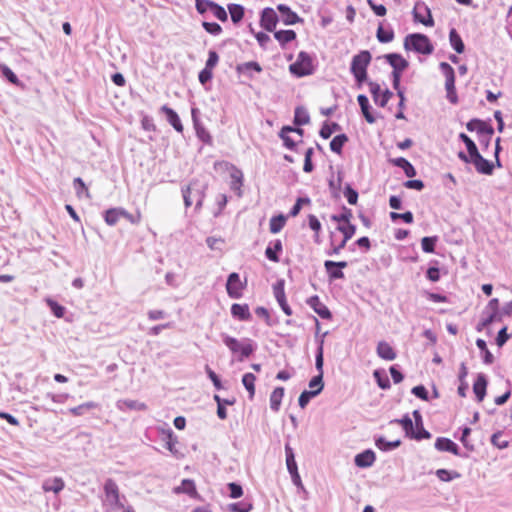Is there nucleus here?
<instances>
[{
  "instance_id": "9b49d317",
  "label": "nucleus",
  "mask_w": 512,
  "mask_h": 512,
  "mask_svg": "<svg viewBox=\"0 0 512 512\" xmlns=\"http://www.w3.org/2000/svg\"><path fill=\"white\" fill-rule=\"evenodd\" d=\"M197 114H198V109L192 108L191 116H192V121H193V126L195 129L196 136L204 144L212 145L213 144L212 136L210 135L209 131L204 127L202 122L199 120Z\"/></svg>"
},
{
  "instance_id": "1a4fd4ad",
  "label": "nucleus",
  "mask_w": 512,
  "mask_h": 512,
  "mask_svg": "<svg viewBox=\"0 0 512 512\" xmlns=\"http://www.w3.org/2000/svg\"><path fill=\"white\" fill-rule=\"evenodd\" d=\"M434 447L436 450L441 452H449L455 456L468 458L467 453H462L459 446L454 441L446 437H438L435 441Z\"/></svg>"
},
{
  "instance_id": "a211bd4d",
  "label": "nucleus",
  "mask_w": 512,
  "mask_h": 512,
  "mask_svg": "<svg viewBox=\"0 0 512 512\" xmlns=\"http://www.w3.org/2000/svg\"><path fill=\"white\" fill-rule=\"evenodd\" d=\"M415 428L414 435H412V439L421 441L423 439L431 438V433L424 428L423 418L419 410H414L413 413Z\"/></svg>"
},
{
  "instance_id": "0eeeda50",
  "label": "nucleus",
  "mask_w": 512,
  "mask_h": 512,
  "mask_svg": "<svg viewBox=\"0 0 512 512\" xmlns=\"http://www.w3.org/2000/svg\"><path fill=\"white\" fill-rule=\"evenodd\" d=\"M386 62L393 68L391 76L401 77L402 73L408 68L409 62L398 53L385 54Z\"/></svg>"
},
{
  "instance_id": "e433bc0d",
  "label": "nucleus",
  "mask_w": 512,
  "mask_h": 512,
  "mask_svg": "<svg viewBox=\"0 0 512 512\" xmlns=\"http://www.w3.org/2000/svg\"><path fill=\"white\" fill-rule=\"evenodd\" d=\"M329 239H330V247H329V249L325 250V254L327 256L339 255L340 252L342 251V249L345 248L347 241H345L344 239H341V241L336 242L335 234L333 231L330 232Z\"/></svg>"
},
{
  "instance_id": "680f3d73",
  "label": "nucleus",
  "mask_w": 512,
  "mask_h": 512,
  "mask_svg": "<svg viewBox=\"0 0 512 512\" xmlns=\"http://www.w3.org/2000/svg\"><path fill=\"white\" fill-rule=\"evenodd\" d=\"M0 74L3 78H5L11 84H14V85L20 84V81H19L17 75L6 64H0Z\"/></svg>"
},
{
  "instance_id": "4d7b16f0",
  "label": "nucleus",
  "mask_w": 512,
  "mask_h": 512,
  "mask_svg": "<svg viewBox=\"0 0 512 512\" xmlns=\"http://www.w3.org/2000/svg\"><path fill=\"white\" fill-rule=\"evenodd\" d=\"M340 129H341L340 125L336 122H332V123L324 122L319 131V135L323 139H329L334 132L339 131Z\"/></svg>"
},
{
  "instance_id": "7c9ffc66",
  "label": "nucleus",
  "mask_w": 512,
  "mask_h": 512,
  "mask_svg": "<svg viewBox=\"0 0 512 512\" xmlns=\"http://www.w3.org/2000/svg\"><path fill=\"white\" fill-rule=\"evenodd\" d=\"M173 491L175 494H187L192 498L198 496L195 482L192 479H183L181 485L175 487Z\"/></svg>"
},
{
  "instance_id": "13d9d810",
  "label": "nucleus",
  "mask_w": 512,
  "mask_h": 512,
  "mask_svg": "<svg viewBox=\"0 0 512 512\" xmlns=\"http://www.w3.org/2000/svg\"><path fill=\"white\" fill-rule=\"evenodd\" d=\"M285 223H286V218L284 215L280 214L277 216H273L270 219V223H269L270 232L273 234L280 232L283 229Z\"/></svg>"
},
{
  "instance_id": "3c124183",
  "label": "nucleus",
  "mask_w": 512,
  "mask_h": 512,
  "mask_svg": "<svg viewBox=\"0 0 512 512\" xmlns=\"http://www.w3.org/2000/svg\"><path fill=\"white\" fill-rule=\"evenodd\" d=\"M255 380L256 376L250 372L242 376V384L249 393V399H253L255 395Z\"/></svg>"
},
{
  "instance_id": "6e6d98bb",
  "label": "nucleus",
  "mask_w": 512,
  "mask_h": 512,
  "mask_svg": "<svg viewBox=\"0 0 512 512\" xmlns=\"http://www.w3.org/2000/svg\"><path fill=\"white\" fill-rule=\"evenodd\" d=\"M285 456H286V466H287L288 472L298 470L297 462L295 460L294 450L289 444L285 445Z\"/></svg>"
},
{
  "instance_id": "4be33fe9",
  "label": "nucleus",
  "mask_w": 512,
  "mask_h": 512,
  "mask_svg": "<svg viewBox=\"0 0 512 512\" xmlns=\"http://www.w3.org/2000/svg\"><path fill=\"white\" fill-rule=\"evenodd\" d=\"M488 380L485 374L479 373L473 383V392L478 402H482L486 396Z\"/></svg>"
},
{
  "instance_id": "2f4dec72",
  "label": "nucleus",
  "mask_w": 512,
  "mask_h": 512,
  "mask_svg": "<svg viewBox=\"0 0 512 512\" xmlns=\"http://www.w3.org/2000/svg\"><path fill=\"white\" fill-rule=\"evenodd\" d=\"M390 163L401 168L408 178H413L417 174L415 167L404 157L390 159Z\"/></svg>"
},
{
  "instance_id": "39448f33",
  "label": "nucleus",
  "mask_w": 512,
  "mask_h": 512,
  "mask_svg": "<svg viewBox=\"0 0 512 512\" xmlns=\"http://www.w3.org/2000/svg\"><path fill=\"white\" fill-rule=\"evenodd\" d=\"M104 492L106 496V500L109 503V505L113 509H123L127 506H124V504L121 502V496L119 493V488L116 482L113 479H107L104 483Z\"/></svg>"
},
{
  "instance_id": "37998d69",
  "label": "nucleus",
  "mask_w": 512,
  "mask_h": 512,
  "mask_svg": "<svg viewBox=\"0 0 512 512\" xmlns=\"http://www.w3.org/2000/svg\"><path fill=\"white\" fill-rule=\"evenodd\" d=\"M394 36L395 34L392 27L388 26L387 28H384L382 23L379 24L376 32V37L380 43H389L393 41Z\"/></svg>"
},
{
  "instance_id": "c03bdc74",
  "label": "nucleus",
  "mask_w": 512,
  "mask_h": 512,
  "mask_svg": "<svg viewBox=\"0 0 512 512\" xmlns=\"http://www.w3.org/2000/svg\"><path fill=\"white\" fill-rule=\"evenodd\" d=\"M99 407V404L94 401H88L85 403H82L78 406L70 408L68 411L73 416H82L89 412L90 410L96 409Z\"/></svg>"
},
{
  "instance_id": "e2e57ef3",
  "label": "nucleus",
  "mask_w": 512,
  "mask_h": 512,
  "mask_svg": "<svg viewBox=\"0 0 512 512\" xmlns=\"http://www.w3.org/2000/svg\"><path fill=\"white\" fill-rule=\"evenodd\" d=\"M228 510L230 512H251L253 504L246 501L235 502L228 505Z\"/></svg>"
},
{
  "instance_id": "c85d7f7f",
  "label": "nucleus",
  "mask_w": 512,
  "mask_h": 512,
  "mask_svg": "<svg viewBox=\"0 0 512 512\" xmlns=\"http://www.w3.org/2000/svg\"><path fill=\"white\" fill-rule=\"evenodd\" d=\"M357 102H358V104L360 106L361 112H362L365 120L369 124L375 123L376 122V118H375V116L371 112V106H370L368 97L365 94H359L357 96Z\"/></svg>"
},
{
  "instance_id": "de8ad7c7",
  "label": "nucleus",
  "mask_w": 512,
  "mask_h": 512,
  "mask_svg": "<svg viewBox=\"0 0 512 512\" xmlns=\"http://www.w3.org/2000/svg\"><path fill=\"white\" fill-rule=\"evenodd\" d=\"M310 122L308 111L301 106L295 108L293 123L295 126H303Z\"/></svg>"
},
{
  "instance_id": "6e6552de",
  "label": "nucleus",
  "mask_w": 512,
  "mask_h": 512,
  "mask_svg": "<svg viewBox=\"0 0 512 512\" xmlns=\"http://www.w3.org/2000/svg\"><path fill=\"white\" fill-rule=\"evenodd\" d=\"M223 341L231 352H254L256 349L255 344L250 339L239 341L233 337L225 336Z\"/></svg>"
},
{
  "instance_id": "ddd939ff",
  "label": "nucleus",
  "mask_w": 512,
  "mask_h": 512,
  "mask_svg": "<svg viewBox=\"0 0 512 512\" xmlns=\"http://www.w3.org/2000/svg\"><path fill=\"white\" fill-rule=\"evenodd\" d=\"M371 59L372 56L368 50L360 51L358 54L354 55L350 66L351 73L367 71Z\"/></svg>"
},
{
  "instance_id": "09e8293b",
  "label": "nucleus",
  "mask_w": 512,
  "mask_h": 512,
  "mask_svg": "<svg viewBox=\"0 0 512 512\" xmlns=\"http://www.w3.org/2000/svg\"><path fill=\"white\" fill-rule=\"evenodd\" d=\"M393 422L399 423L405 431L406 437L412 439V435H414V423L409 414H405L401 419H395Z\"/></svg>"
},
{
  "instance_id": "cd10ccee",
  "label": "nucleus",
  "mask_w": 512,
  "mask_h": 512,
  "mask_svg": "<svg viewBox=\"0 0 512 512\" xmlns=\"http://www.w3.org/2000/svg\"><path fill=\"white\" fill-rule=\"evenodd\" d=\"M236 70L238 73L245 75L249 79H252L254 73H261L263 69L258 62L249 61L238 64Z\"/></svg>"
},
{
  "instance_id": "aec40b11",
  "label": "nucleus",
  "mask_w": 512,
  "mask_h": 512,
  "mask_svg": "<svg viewBox=\"0 0 512 512\" xmlns=\"http://www.w3.org/2000/svg\"><path fill=\"white\" fill-rule=\"evenodd\" d=\"M116 407L122 412L127 411H146L148 409L144 402L132 399H120L116 402Z\"/></svg>"
},
{
  "instance_id": "f257e3e1",
  "label": "nucleus",
  "mask_w": 512,
  "mask_h": 512,
  "mask_svg": "<svg viewBox=\"0 0 512 512\" xmlns=\"http://www.w3.org/2000/svg\"><path fill=\"white\" fill-rule=\"evenodd\" d=\"M404 48L423 55H430L434 51V46L429 37L421 33L408 34L404 39Z\"/></svg>"
},
{
  "instance_id": "f3484780",
  "label": "nucleus",
  "mask_w": 512,
  "mask_h": 512,
  "mask_svg": "<svg viewBox=\"0 0 512 512\" xmlns=\"http://www.w3.org/2000/svg\"><path fill=\"white\" fill-rule=\"evenodd\" d=\"M273 293L274 297L277 300L279 306L281 307L282 311L287 315H292V309L288 305L284 290V280L280 279L273 285Z\"/></svg>"
},
{
  "instance_id": "7ed1b4c3",
  "label": "nucleus",
  "mask_w": 512,
  "mask_h": 512,
  "mask_svg": "<svg viewBox=\"0 0 512 512\" xmlns=\"http://www.w3.org/2000/svg\"><path fill=\"white\" fill-rule=\"evenodd\" d=\"M439 69L445 77V89L447 100L451 104H457L459 99L455 88V71L453 67L447 62H441Z\"/></svg>"
},
{
  "instance_id": "6ab92c4d",
  "label": "nucleus",
  "mask_w": 512,
  "mask_h": 512,
  "mask_svg": "<svg viewBox=\"0 0 512 512\" xmlns=\"http://www.w3.org/2000/svg\"><path fill=\"white\" fill-rule=\"evenodd\" d=\"M277 10L284 25H294L303 22V19L286 4H278Z\"/></svg>"
},
{
  "instance_id": "c756f323",
  "label": "nucleus",
  "mask_w": 512,
  "mask_h": 512,
  "mask_svg": "<svg viewBox=\"0 0 512 512\" xmlns=\"http://www.w3.org/2000/svg\"><path fill=\"white\" fill-rule=\"evenodd\" d=\"M121 216L128 217L129 213L123 208H110L104 212V220L109 226L116 225Z\"/></svg>"
},
{
  "instance_id": "bf43d9fd",
  "label": "nucleus",
  "mask_w": 512,
  "mask_h": 512,
  "mask_svg": "<svg viewBox=\"0 0 512 512\" xmlns=\"http://www.w3.org/2000/svg\"><path fill=\"white\" fill-rule=\"evenodd\" d=\"M337 231L342 233L343 238L345 241H349L356 233V226L352 224L351 222L345 223V224H339L337 226Z\"/></svg>"
},
{
  "instance_id": "0e129e2a",
  "label": "nucleus",
  "mask_w": 512,
  "mask_h": 512,
  "mask_svg": "<svg viewBox=\"0 0 512 512\" xmlns=\"http://www.w3.org/2000/svg\"><path fill=\"white\" fill-rule=\"evenodd\" d=\"M47 305L49 306L51 312L53 315L57 318H62L65 315L66 308L62 305H60L57 301L48 298L46 300Z\"/></svg>"
},
{
  "instance_id": "774afa93",
  "label": "nucleus",
  "mask_w": 512,
  "mask_h": 512,
  "mask_svg": "<svg viewBox=\"0 0 512 512\" xmlns=\"http://www.w3.org/2000/svg\"><path fill=\"white\" fill-rule=\"evenodd\" d=\"M210 11L221 22H226L228 20V14H227L225 8L214 1H213Z\"/></svg>"
},
{
  "instance_id": "f03ea898",
  "label": "nucleus",
  "mask_w": 512,
  "mask_h": 512,
  "mask_svg": "<svg viewBox=\"0 0 512 512\" xmlns=\"http://www.w3.org/2000/svg\"><path fill=\"white\" fill-rule=\"evenodd\" d=\"M314 70L313 58L305 51H300L296 61L289 66L290 73L298 78L311 75Z\"/></svg>"
},
{
  "instance_id": "a878e982",
  "label": "nucleus",
  "mask_w": 512,
  "mask_h": 512,
  "mask_svg": "<svg viewBox=\"0 0 512 512\" xmlns=\"http://www.w3.org/2000/svg\"><path fill=\"white\" fill-rule=\"evenodd\" d=\"M182 193L186 207H190L193 204L192 197L196 199V208H200L202 206L204 196L200 190H194L191 186H188L186 189L182 190Z\"/></svg>"
},
{
  "instance_id": "a18cd8bd",
  "label": "nucleus",
  "mask_w": 512,
  "mask_h": 512,
  "mask_svg": "<svg viewBox=\"0 0 512 512\" xmlns=\"http://www.w3.org/2000/svg\"><path fill=\"white\" fill-rule=\"evenodd\" d=\"M373 377L378 387L382 390H387L391 387L389 377L384 369H375L373 372Z\"/></svg>"
},
{
  "instance_id": "79ce46f5",
  "label": "nucleus",
  "mask_w": 512,
  "mask_h": 512,
  "mask_svg": "<svg viewBox=\"0 0 512 512\" xmlns=\"http://www.w3.org/2000/svg\"><path fill=\"white\" fill-rule=\"evenodd\" d=\"M227 9L229 11L231 21L234 24H238L242 21L245 15V9L242 5L236 3H230L227 5Z\"/></svg>"
},
{
  "instance_id": "052dcab7",
  "label": "nucleus",
  "mask_w": 512,
  "mask_h": 512,
  "mask_svg": "<svg viewBox=\"0 0 512 512\" xmlns=\"http://www.w3.org/2000/svg\"><path fill=\"white\" fill-rule=\"evenodd\" d=\"M438 241L437 236H425L421 239V248L425 253H434L436 243Z\"/></svg>"
},
{
  "instance_id": "473e14b6",
  "label": "nucleus",
  "mask_w": 512,
  "mask_h": 512,
  "mask_svg": "<svg viewBox=\"0 0 512 512\" xmlns=\"http://www.w3.org/2000/svg\"><path fill=\"white\" fill-rule=\"evenodd\" d=\"M230 188L233 190L238 196L242 195L241 187L243 185V173L240 169L235 166H232V170L230 172Z\"/></svg>"
},
{
  "instance_id": "49530a36",
  "label": "nucleus",
  "mask_w": 512,
  "mask_h": 512,
  "mask_svg": "<svg viewBox=\"0 0 512 512\" xmlns=\"http://www.w3.org/2000/svg\"><path fill=\"white\" fill-rule=\"evenodd\" d=\"M43 490L46 492H54L59 493L64 488V481L61 478L55 477L52 479H47L43 483Z\"/></svg>"
},
{
  "instance_id": "2eb2a0df",
  "label": "nucleus",
  "mask_w": 512,
  "mask_h": 512,
  "mask_svg": "<svg viewBox=\"0 0 512 512\" xmlns=\"http://www.w3.org/2000/svg\"><path fill=\"white\" fill-rule=\"evenodd\" d=\"M473 159L471 164L475 167L476 171L479 174L483 175H492L494 172L495 165L492 161L484 158L480 152L478 151L474 155H472Z\"/></svg>"
},
{
  "instance_id": "864d4df0",
  "label": "nucleus",
  "mask_w": 512,
  "mask_h": 512,
  "mask_svg": "<svg viewBox=\"0 0 512 512\" xmlns=\"http://www.w3.org/2000/svg\"><path fill=\"white\" fill-rule=\"evenodd\" d=\"M353 217L352 210L343 206L342 212L340 214H332L330 216L331 221L337 222L339 224H345L351 222V218Z\"/></svg>"
},
{
  "instance_id": "393cba45",
  "label": "nucleus",
  "mask_w": 512,
  "mask_h": 512,
  "mask_svg": "<svg viewBox=\"0 0 512 512\" xmlns=\"http://www.w3.org/2000/svg\"><path fill=\"white\" fill-rule=\"evenodd\" d=\"M283 251L282 241L280 239H276L271 241L265 249V256L268 260L272 262L280 261V254Z\"/></svg>"
},
{
  "instance_id": "b1692460",
  "label": "nucleus",
  "mask_w": 512,
  "mask_h": 512,
  "mask_svg": "<svg viewBox=\"0 0 512 512\" xmlns=\"http://www.w3.org/2000/svg\"><path fill=\"white\" fill-rule=\"evenodd\" d=\"M466 129L469 132L476 131L478 135L483 134L485 132H488L489 134H494V128L490 125L484 122L481 119L473 118L470 121L466 123Z\"/></svg>"
},
{
  "instance_id": "9d476101",
  "label": "nucleus",
  "mask_w": 512,
  "mask_h": 512,
  "mask_svg": "<svg viewBox=\"0 0 512 512\" xmlns=\"http://www.w3.org/2000/svg\"><path fill=\"white\" fill-rule=\"evenodd\" d=\"M414 20L427 26H434V20L431 15V11L428 6L423 2H418L415 4L413 9Z\"/></svg>"
},
{
  "instance_id": "338daca9",
  "label": "nucleus",
  "mask_w": 512,
  "mask_h": 512,
  "mask_svg": "<svg viewBox=\"0 0 512 512\" xmlns=\"http://www.w3.org/2000/svg\"><path fill=\"white\" fill-rule=\"evenodd\" d=\"M461 436L459 437V441L463 444V446L468 450V451H474L475 447L472 443H470V441L468 440V437L470 436L471 434V428H469L468 426H464L462 427L461 429Z\"/></svg>"
},
{
  "instance_id": "603ef678",
  "label": "nucleus",
  "mask_w": 512,
  "mask_h": 512,
  "mask_svg": "<svg viewBox=\"0 0 512 512\" xmlns=\"http://www.w3.org/2000/svg\"><path fill=\"white\" fill-rule=\"evenodd\" d=\"M309 391L313 392L317 397L324 389L323 375L317 374L313 376L308 383Z\"/></svg>"
},
{
  "instance_id": "c9c22d12",
  "label": "nucleus",
  "mask_w": 512,
  "mask_h": 512,
  "mask_svg": "<svg viewBox=\"0 0 512 512\" xmlns=\"http://www.w3.org/2000/svg\"><path fill=\"white\" fill-rule=\"evenodd\" d=\"M163 440H165V448L169 450L174 456L178 457L179 451L176 449V444L178 443V439L175 436L173 430L171 428H167L163 430Z\"/></svg>"
},
{
  "instance_id": "423d86ee",
  "label": "nucleus",
  "mask_w": 512,
  "mask_h": 512,
  "mask_svg": "<svg viewBox=\"0 0 512 512\" xmlns=\"http://www.w3.org/2000/svg\"><path fill=\"white\" fill-rule=\"evenodd\" d=\"M348 266V262L346 261H332L325 260L324 261V269L328 276L329 281H335L339 279H344L345 274L343 269Z\"/></svg>"
},
{
  "instance_id": "4c0bfd02",
  "label": "nucleus",
  "mask_w": 512,
  "mask_h": 512,
  "mask_svg": "<svg viewBox=\"0 0 512 512\" xmlns=\"http://www.w3.org/2000/svg\"><path fill=\"white\" fill-rule=\"evenodd\" d=\"M275 39L279 42L282 49L286 44L296 39V32L294 30H278L273 31Z\"/></svg>"
},
{
  "instance_id": "ea45409f",
  "label": "nucleus",
  "mask_w": 512,
  "mask_h": 512,
  "mask_svg": "<svg viewBox=\"0 0 512 512\" xmlns=\"http://www.w3.org/2000/svg\"><path fill=\"white\" fill-rule=\"evenodd\" d=\"M293 127L292 126H283L279 132V137L283 141V145L292 151L296 150L297 143L294 141L290 136L289 133H292Z\"/></svg>"
},
{
  "instance_id": "f704fd0d",
  "label": "nucleus",
  "mask_w": 512,
  "mask_h": 512,
  "mask_svg": "<svg viewBox=\"0 0 512 512\" xmlns=\"http://www.w3.org/2000/svg\"><path fill=\"white\" fill-rule=\"evenodd\" d=\"M375 446L383 451V452H389L396 448H398L401 445V440L397 439L394 441H388L384 436H376L374 438Z\"/></svg>"
},
{
  "instance_id": "72a5a7b5",
  "label": "nucleus",
  "mask_w": 512,
  "mask_h": 512,
  "mask_svg": "<svg viewBox=\"0 0 512 512\" xmlns=\"http://www.w3.org/2000/svg\"><path fill=\"white\" fill-rule=\"evenodd\" d=\"M231 315L239 321H249L251 319V313L247 304H232Z\"/></svg>"
},
{
  "instance_id": "bb28decb",
  "label": "nucleus",
  "mask_w": 512,
  "mask_h": 512,
  "mask_svg": "<svg viewBox=\"0 0 512 512\" xmlns=\"http://www.w3.org/2000/svg\"><path fill=\"white\" fill-rule=\"evenodd\" d=\"M161 112L165 114L167 121L169 124L179 133H182L184 130L183 124L180 120L178 114L169 106L163 105L161 107Z\"/></svg>"
},
{
  "instance_id": "a19ab883",
  "label": "nucleus",
  "mask_w": 512,
  "mask_h": 512,
  "mask_svg": "<svg viewBox=\"0 0 512 512\" xmlns=\"http://www.w3.org/2000/svg\"><path fill=\"white\" fill-rule=\"evenodd\" d=\"M285 394L283 387H276L270 394V408L274 412H278L281 406L282 399Z\"/></svg>"
},
{
  "instance_id": "4468645a",
  "label": "nucleus",
  "mask_w": 512,
  "mask_h": 512,
  "mask_svg": "<svg viewBox=\"0 0 512 512\" xmlns=\"http://www.w3.org/2000/svg\"><path fill=\"white\" fill-rule=\"evenodd\" d=\"M368 86L374 102L380 107H385L388 101L392 98L393 93L389 89L381 92L380 85L372 81L368 82Z\"/></svg>"
},
{
  "instance_id": "5fc2aeb1",
  "label": "nucleus",
  "mask_w": 512,
  "mask_h": 512,
  "mask_svg": "<svg viewBox=\"0 0 512 512\" xmlns=\"http://www.w3.org/2000/svg\"><path fill=\"white\" fill-rule=\"evenodd\" d=\"M435 474L438 477V479L443 482H450L453 481L454 479H458L461 477V474L459 472L444 468L436 470Z\"/></svg>"
},
{
  "instance_id": "69168bd1",
  "label": "nucleus",
  "mask_w": 512,
  "mask_h": 512,
  "mask_svg": "<svg viewBox=\"0 0 512 512\" xmlns=\"http://www.w3.org/2000/svg\"><path fill=\"white\" fill-rule=\"evenodd\" d=\"M73 187H74L76 195L78 197H82V195L85 194V196L87 198H90L89 190H88L86 184L84 183V181L82 180V178L76 177L73 180Z\"/></svg>"
},
{
  "instance_id": "58836bf2",
  "label": "nucleus",
  "mask_w": 512,
  "mask_h": 512,
  "mask_svg": "<svg viewBox=\"0 0 512 512\" xmlns=\"http://www.w3.org/2000/svg\"><path fill=\"white\" fill-rule=\"evenodd\" d=\"M449 42L456 53L461 54L464 52V42L455 28H451L449 31Z\"/></svg>"
},
{
  "instance_id": "8fccbe9b",
  "label": "nucleus",
  "mask_w": 512,
  "mask_h": 512,
  "mask_svg": "<svg viewBox=\"0 0 512 512\" xmlns=\"http://www.w3.org/2000/svg\"><path fill=\"white\" fill-rule=\"evenodd\" d=\"M346 142H348V137L346 134L342 133L336 135L330 142L331 151L340 155Z\"/></svg>"
},
{
  "instance_id": "5701e85b",
  "label": "nucleus",
  "mask_w": 512,
  "mask_h": 512,
  "mask_svg": "<svg viewBox=\"0 0 512 512\" xmlns=\"http://www.w3.org/2000/svg\"><path fill=\"white\" fill-rule=\"evenodd\" d=\"M307 303L322 319L332 318V313L328 307L320 301L317 295L311 296Z\"/></svg>"
},
{
  "instance_id": "dca6fc26",
  "label": "nucleus",
  "mask_w": 512,
  "mask_h": 512,
  "mask_svg": "<svg viewBox=\"0 0 512 512\" xmlns=\"http://www.w3.org/2000/svg\"><path fill=\"white\" fill-rule=\"evenodd\" d=\"M242 288L243 286L239 274L236 272L230 273L226 282L228 296L233 299H239L242 296Z\"/></svg>"
},
{
  "instance_id": "412c9836",
  "label": "nucleus",
  "mask_w": 512,
  "mask_h": 512,
  "mask_svg": "<svg viewBox=\"0 0 512 512\" xmlns=\"http://www.w3.org/2000/svg\"><path fill=\"white\" fill-rule=\"evenodd\" d=\"M375 460V452L372 449H366L355 456L354 463L359 468H368L374 464Z\"/></svg>"
},
{
  "instance_id": "20e7f679",
  "label": "nucleus",
  "mask_w": 512,
  "mask_h": 512,
  "mask_svg": "<svg viewBox=\"0 0 512 512\" xmlns=\"http://www.w3.org/2000/svg\"><path fill=\"white\" fill-rule=\"evenodd\" d=\"M501 320L502 314L499 309V300L497 298H492L482 312L481 320L477 325V329L481 331L493 322Z\"/></svg>"
},
{
  "instance_id": "f8f14e48",
  "label": "nucleus",
  "mask_w": 512,
  "mask_h": 512,
  "mask_svg": "<svg viewBox=\"0 0 512 512\" xmlns=\"http://www.w3.org/2000/svg\"><path fill=\"white\" fill-rule=\"evenodd\" d=\"M279 22V16L276 11L271 7H266L260 14V26L268 31L273 32Z\"/></svg>"
}]
</instances>
